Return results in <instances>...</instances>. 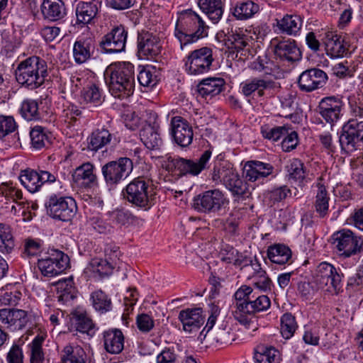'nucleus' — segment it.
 <instances>
[{
  "label": "nucleus",
  "instance_id": "obj_1",
  "mask_svg": "<svg viewBox=\"0 0 363 363\" xmlns=\"http://www.w3.org/2000/svg\"><path fill=\"white\" fill-rule=\"evenodd\" d=\"M109 92L121 99L129 97L135 88L134 66L130 62H121L111 64L104 72Z\"/></svg>",
  "mask_w": 363,
  "mask_h": 363
},
{
  "label": "nucleus",
  "instance_id": "obj_2",
  "mask_svg": "<svg viewBox=\"0 0 363 363\" xmlns=\"http://www.w3.org/2000/svg\"><path fill=\"white\" fill-rule=\"evenodd\" d=\"M208 27L202 18L191 9L182 11L177 18L174 35L182 49L208 35Z\"/></svg>",
  "mask_w": 363,
  "mask_h": 363
},
{
  "label": "nucleus",
  "instance_id": "obj_3",
  "mask_svg": "<svg viewBox=\"0 0 363 363\" xmlns=\"http://www.w3.org/2000/svg\"><path fill=\"white\" fill-rule=\"evenodd\" d=\"M47 75V63L37 56H31L20 62L15 70L17 82L31 90L40 86Z\"/></svg>",
  "mask_w": 363,
  "mask_h": 363
},
{
  "label": "nucleus",
  "instance_id": "obj_4",
  "mask_svg": "<svg viewBox=\"0 0 363 363\" xmlns=\"http://www.w3.org/2000/svg\"><path fill=\"white\" fill-rule=\"evenodd\" d=\"M150 182L139 177L134 179L125 187L124 198L132 205L147 211L154 205L155 197L150 190Z\"/></svg>",
  "mask_w": 363,
  "mask_h": 363
},
{
  "label": "nucleus",
  "instance_id": "obj_5",
  "mask_svg": "<svg viewBox=\"0 0 363 363\" xmlns=\"http://www.w3.org/2000/svg\"><path fill=\"white\" fill-rule=\"evenodd\" d=\"M47 214L54 220L70 222L78 211L76 201L71 196L52 194L45 203Z\"/></svg>",
  "mask_w": 363,
  "mask_h": 363
},
{
  "label": "nucleus",
  "instance_id": "obj_6",
  "mask_svg": "<svg viewBox=\"0 0 363 363\" xmlns=\"http://www.w3.org/2000/svg\"><path fill=\"white\" fill-rule=\"evenodd\" d=\"M212 152L210 150H206L197 160L185 159L180 157H169L165 168L168 172L179 176L186 174L196 176L207 167Z\"/></svg>",
  "mask_w": 363,
  "mask_h": 363
},
{
  "label": "nucleus",
  "instance_id": "obj_7",
  "mask_svg": "<svg viewBox=\"0 0 363 363\" xmlns=\"http://www.w3.org/2000/svg\"><path fill=\"white\" fill-rule=\"evenodd\" d=\"M332 245L339 255L350 257L363 251V238L352 230L342 229L335 232L332 237Z\"/></svg>",
  "mask_w": 363,
  "mask_h": 363
},
{
  "label": "nucleus",
  "instance_id": "obj_8",
  "mask_svg": "<svg viewBox=\"0 0 363 363\" xmlns=\"http://www.w3.org/2000/svg\"><path fill=\"white\" fill-rule=\"evenodd\" d=\"M69 264V257L63 252L52 249L38 261V267L44 277H55L64 272Z\"/></svg>",
  "mask_w": 363,
  "mask_h": 363
},
{
  "label": "nucleus",
  "instance_id": "obj_9",
  "mask_svg": "<svg viewBox=\"0 0 363 363\" xmlns=\"http://www.w3.org/2000/svg\"><path fill=\"white\" fill-rule=\"evenodd\" d=\"M133 167L132 160L124 157L106 163L101 167V172L106 183L115 186L129 176Z\"/></svg>",
  "mask_w": 363,
  "mask_h": 363
},
{
  "label": "nucleus",
  "instance_id": "obj_10",
  "mask_svg": "<svg viewBox=\"0 0 363 363\" xmlns=\"http://www.w3.org/2000/svg\"><path fill=\"white\" fill-rule=\"evenodd\" d=\"M214 59L213 50L208 47H203L191 51L185 61V70L190 75H199L207 73L211 67Z\"/></svg>",
  "mask_w": 363,
  "mask_h": 363
},
{
  "label": "nucleus",
  "instance_id": "obj_11",
  "mask_svg": "<svg viewBox=\"0 0 363 363\" xmlns=\"http://www.w3.org/2000/svg\"><path fill=\"white\" fill-rule=\"evenodd\" d=\"M228 203V199L218 189L208 190L199 194L193 200V207L198 212L216 213Z\"/></svg>",
  "mask_w": 363,
  "mask_h": 363
},
{
  "label": "nucleus",
  "instance_id": "obj_12",
  "mask_svg": "<svg viewBox=\"0 0 363 363\" xmlns=\"http://www.w3.org/2000/svg\"><path fill=\"white\" fill-rule=\"evenodd\" d=\"M363 143V120L350 119L342 127L339 143L342 150L353 152Z\"/></svg>",
  "mask_w": 363,
  "mask_h": 363
},
{
  "label": "nucleus",
  "instance_id": "obj_13",
  "mask_svg": "<svg viewBox=\"0 0 363 363\" xmlns=\"http://www.w3.org/2000/svg\"><path fill=\"white\" fill-rule=\"evenodd\" d=\"M316 289H325L328 291L336 290L341 281V276L335 267L326 262L320 263L313 277Z\"/></svg>",
  "mask_w": 363,
  "mask_h": 363
},
{
  "label": "nucleus",
  "instance_id": "obj_14",
  "mask_svg": "<svg viewBox=\"0 0 363 363\" xmlns=\"http://www.w3.org/2000/svg\"><path fill=\"white\" fill-rule=\"evenodd\" d=\"M241 28L232 31L228 38L227 46L230 53H236L235 57L245 60L252 56L250 42L252 37Z\"/></svg>",
  "mask_w": 363,
  "mask_h": 363
},
{
  "label": "nucleus",
  "instance_id": "obj_15",
  "mask_svg": "<svg viewBox=\"0 0 363 363\" xmlns=\"http://www.w3.org/2000/svg\"><path fill=\"white\" fill-rule=\"evenodd\" d=\"M57 177L46 170L26 169L22 171L19 179L23 186L31 193H35L46 182L52 183L56 181Z\"/></svg>",
  "mask_w": 363,
  "mask_h": 363
},
{
  "label": "nucleus",
  "instance_id": "obj_16",
  "mask_svg": "<svg viewBox=\"0 0 363 363\" xmlns=\"http://www.w3.org/2000/svg\"><path fill=\"white\" fill-rule=\"evenodd\" d=\"M128 32L122 26H116L104 35L99 43L106 53H116L125 50Z\"/></svg>",
  "mask_w": 363,
  "mask_h": 363
},
{
  "label": "nucleus",
  "instance_id": "obj_17",
  "mask_svg": "<svg viewBox=\"0 0 363 363\" xmlns=\"http://www.w3.org/2000/svg\"><path fill=\"white\" fill-rule=\"evenodd\" d=\"M272 43L274 55L281 61L293 64L301 60L302 52L294 40L274 39Z\"/></svg>",
  "mask_w": 363,
  "mask_h": 363
},
{
  "label": "nucleus",
  "instance_id": "obj_18",
  "mask_svg": "<svg viewBox=\"0 0 363 363\" xmlns=\"http://www.w3.org/2000/svg\"><path fill=\"white\" fill-rule=\"evenodd\" d=\"M328 81L327 74L317 68L308 69L303 72L298 79V86L301 91L311 92L322 88Z\"/></svg>",
  "mask_w": 363,
  "mask_h": 363
},
{
  "label": "nucleus",
  "instance_id": "obj_19",
  "mask_svg": "<svg viewBox=\"0 0 363 363\" xmlns=\"http://www.w3.org/2000/svg\"><path fill=\"white\" fill-rule=\"evenodd\" d=\"M162 50L160 38L150 32H143L138 36V55L140 59L157 56Z\"/></svg>",
  "mask_w": 363,
  "mask_h": 363
},
{
  "label": "nucleus",
  "instance_id": "obj_20",
  "mask_svg": "<svg viewBox=\"0 0 363 363\" xmlns=\"http://www.w3.org/2000/svg\"><path fill=\"white\" fill-rule=\"evenodd\" d=\"M30 318L26 311L4 308L0 310V321L11 331L25 329Z\"/></svg>",
  "mask_w": 363,
  "mask_h": 363
},
{
  "label": "nucleus",
  "instance_id": "obj_21",
  "mask_svg": "<svg viewBox=\"0 0 363 363\" xmlns=\"http://www.w3.org/2000/svg\"><path fill=\"white\" fill-rule=\"evenodd\" d=\"M171 134L174 142L181 147H187L192 143V128L188 121L181 116H174L172 118Z\"/></svg>",
  "mask_w": 363,
  "mask_h": 363
},
{
  "label": "nucleus",
  "instance_id": "obj_22",
  "mask_svg": "<svg viewBox=\"0 0 363 363\" xmlns=\"http://www.w3.org/2000/svg\"><path fill=\"white\" fill-rule=\"evenodd\" d=\"M116 140V133L111 123L95 129L88 138V148L92 151H97L104 147L110 145L112 141Z\"/></svg>",
  "mask_w": 363,
  "mask_h": 363
},
{
  "label": "nucleus",
  "instance_id": "obj_23",
  "mask_svg": "<svg viewBox=\"0 0 363 363\" xmlns=\"http://www.w3.org/2000/svg\"><path fill=\"white\" fill-rule=\"evenodd\" d=\"M201 308H187L179 312V320L183 330L189 333L198 331L204 323V317Z\"/></svg>",
  "mask_w": 363,
  "mask_h": 363
},
{
  "label": "nucleus",
  "instance_id": "obj_24",
  "mask_svg": "<svg viewBox=\"0 0 363 363\" xmlns=\"http://www.w3.org/2000/svg\"><path fill=\"white\" fill-rule=\"evenodd\" d=\"M342 103L334 96L323 99L318 105V112L324 120L331 125L337 122L340 116Z\"/></svg>",
  "mask_w": 363,
  "mask_h": 363
},
{
  "label": "nucleus",
  "instance_id": "obj_25",
  "mask_svg": "<svg viewBox=\"0 0 363 363\" xmlns=\"http://www.w3.org/2000/svg\"><path fill=\"white\" fill-rule=\"evenodd\" d=\"M274 82L272 80H266L262 78H253L247 79L240 84V93L245 97L252 96L255 91L259 97L264 95V90L273 89L274 87Z\"/></svg>",
  "mask_w": 363,
  "mask_h": 363
},
{
  "label": "nucleus",
  "instance_id": "obj_26",
  "mask_svg": "<svg viewBox=\"0 0 363 363\" xmlns=\"http://www.w3.org/2000/svg\"><path fill=\"white\" fill-rule=\"evenodd\" d=\"M100 7L101 2L97 0L79 2L76 8L77 23L83 25L94 23Z\"/></svg>",
  "mask_w": 363,
  "mask_h": 363
},
{
  "label": "nucleus",
  "instance_id": "obj_27",
  "mask_svg": "<svg viewBox=\"0 0 363 363\" xmlns=\"http://www.w3.org/2000/svg\"><path fill=\"white\" fill-rule=\"evenodd\" d=\"M95 40L91 37L78 38L73 46V57L77 64L86 62L94 52Z\"/></svg>",
  "mask_w": 363,
  "mask_h": 363
},
{
  "label": "nucleus",
  "instance_id": "obj_28",
  "mask_svg": "<svg viewBox=\"0 0 363 363\" xmlns=\"http://www.w3.org/2000/svg\"><path fill=\"white\" fill-rule=\"evenodd\" d=\"M326 54L330 57H342L347 54L348 48L341 36L333 32H327L323 39Z\"/></svg>",
  "mask_w": 363,
  "mask_h": 363
},
{
  "label": "nucleus",
  "instance_id": "obj_29",
  "mask_svg": "<svg viewBox=\"0 0 363 363\" xmlns=\"http://www.w3.org/2000/svg\"><path fill=\"white\" fill-rule=\"evenodd\" d=\"M140 137L144 145L149 150H158L162 145L159 125L156 122L145 124L140 132Z\"/></svg>",
  "mask_w": 363,
  "mask_h": 363
},
{
  "label": "nucleus",
  "instance_id": "obj_30",
  "mask_svg": "<svg viewBox=\"0 0 363 363\" xmlns=\"http://www.w3.org/2000/svg\"><path fill=\"white\" fill-rule=\"evenodd\" d=\"M224 185L238 198H248L251 194L247 184L233 170L225 177Z\"/></svg>",
  "mask_w": 363,
  "mask_h": 363
},
{
  "label": "nucleus",
  "instance_id": "obj_31",
  "mask_svg": "<svg viewBox=\"0 0 363 363\" xmlns=\"http://www.w3.org/2000/svg\"><path fill=\"white\" fill-rule=\"evenodd\" d=\"M40 11L43 18L50 21L61 20L66 15L65 4L62 0H43Z\"/></svg>",
  "mask_w": 363,
  "mask_h": 363
},
{
  "label": "nucleus",
  "instance_id": "obj_32",
  "mask_svg": "<svg viewBox=\"0 0 363 363\" xmlns=\"http://www.w3.org/2000/svg\"><path fill=\"white\" fill-rule=\"evenodd\" d=\"M104 345L110 354H120L124 347V335L121 330L110 329L103 333Z\"/></svg>",
  "mask_w": 363,
  "mask_h": 363
},
{
  "label": "nucleus",
  "instance_id": "obj_33",
  "mask_svg": "<svg viewBox=\"0 0 363 363\" xmlns=\"http://www.w3.org/2000/svg\"><path fill=\"white\" fill-rule=\"evenodd\" d=\"M323 178L319 177L316 186L318 188L313 206L317 216L326 218L329 213L330 196L325 186L322 184Z\"/></svg>",
  "mask_w": 363,
  "mask_h": 363
},
{
  "label": "nucleus",
  "instance_id": "obj_34",
  "mask_svg": "<svg viewBox=\"0 0 363 363\" xmlns=\"http://www.w3.org/2000/svg\"><path fill=\"white\" fill-rule=\"evenodd\" d=\"M244 169L246 178L255 182L271 174L273 167L268 163L259 161H250L246 163Z\"/></svg>",
  "mask_w": 363,
  "mask_h": 363
},
{
  "label": "nucleus",
  "instance_id": "obj_35",
  "mask_svg": "<svg viewBox=\"0 0 363 363\" xmlns=\"http://www.w3.org/2000/svg\"><path fill=\"white\" fill-rule=\"evenodd\" d=\"M267 257L272 262L284 265L291 263L292 252L291 249L284 244H274L268 247Z\"/></svg>",
  "mask_w": 363,
  "mask_h": 363
},
{
  "label": "nucleus",
  "instance_id": "obj_36",
  "mask_svg": "<svg viewBox=\"0 0 363 363\" xmlns=\"http://www.w3.org/2000/svg\"><path fill=\"white\" fill-rule=\"evenodd\" d=\"M277 24L281 33L296 36L301 29L303 19L298 15L286 14Z\"/></svg>",
  "mask_w": 363,
  "mask_h": 363
},
{
  "label": "nucleus",
  "instance_id": "obj_37",
  "mask_svg": "<svg viewBox=\"0 0 363 363\" xmlns=\"http://www.w3.org/2000/svg\"><path fill=\"white\" fill-rule=\"evenodd\" d=\"M271 306L269 298L266 295L256 296L252 298L250 302L238 303V308L247 312L248 314H254L261 311H267Z\"/></svg>",
  "mask_w": 363,
  "mask_h": 363
},
{
  "label": "nucleus",
  "instance_id": "obj_38",
  "mask_svg": "<svg viewBox=\"0 0 363 363\" xmlns=\"http://www.w3.org/2000/svg\"><path fill=\"white\" fill-rule=\"evenodd\" d=\"M225 84V80L221 77L204 79L198 84V91L202 96H216L224 89Z\"/></svg>",
  "mask_w": 363,
  "mask_h": 363
},
{
  "label": "nucleus",
  "instance_id": "obj_39",
  "mask_svg": "<svg viewBox=\"0 0 363 363\" xmlns=\"http://www.w3.org/2000/svg\"><path fill=\"white\" fill-rule=\"evenodd\" d=\"M198 5L213 23L221 19L224 11L221 0H199Z\"/></svg>",
  "mask_w": 363,
  "mask_h": 363
},
{
  "label": "nucleus",
  "instance_id": "obj_40",
  "mask_svg": "<svg viewBox=\"0 0 363 363\" xmlns=\"http://www.w3.org/2000/svg\"><path fill=\"white\" fill-rule=\"evenodd\" d=\"M77 296V290L72 278L59 280L57 282V298L62 304L72 301Z\"/></svg>",
  "mask_w": 363,
  "mask_h": 363
},
{
  "label": "nucleus",
  "instance_id": "obj_41",
  "mask_svg": "<svg viewBox=\"0 0 363 363\" xmlns=\"http://www.w3.org/2000/svg\"><path fill=\"white\" fill-rule=\"evenodd\" d=\"M254 359L255 363H279L281 354L274 347L261 345L255 350Z\"/></svg>",
  "mask_w": 363,
  "mask_h": 363
},
{
  "label": "nucleus",
  "instance_id": "obj_42",
  "mask_svg": "<svg viewBox=\"0 0 363 363\" xmlns=\"http://www.w3.org/2000/svg\"><path fill=\"white\" fill-rule=\"evenodd\" d=\"M259 10L258 4L252 1H245L238 2L231 9V13L236 19L245 21L252 18Z\"/></svg>",
  "mask_w": 363,
  "mask_h": 363
},
{
  "label": "nucleus",
  "instance_id": "obj_43",
  "mask_svg": "<svg viewBox=\"0 0 363 363\" xmlns=\"http://www.w3.org/2000/svg\"><path fill=\"white\" fill-rule=\"evenodd\" d=\"M81 99L83 103L96 107L104 101L103 91L96 84L92 83L83 88Z\"/></svg>",
  "mask_w": 363,
  "mask_h": 363
},
{
  "label": "nucleus",
  "instance_id": "obj_44",
  "mask_svg": "<svg viewBox=\"0 0 363 363\" xmlns=\"http://www.w3.org/2000/svg\"><path fill=\"white\" fill-rule=\"evenodd\" d=\"M30 136L32 147L40 150L50 143L51 133L46 128L35 125L31 129Z\"/></svg>",
  "mask_w": 363,
  "mask_h": 363
},
{
  "label": "nucleus",
  "instance_id": "obj_45",
  "mask_svg": "<svg viewBox=\"0 0 363 363\" xmlns=\"http://www.w3.org/2000/svg\"><path fill=\"white\" fill-rule=\"evenodd\" d=\"M91 300L94 308L101 314L106 313L112 309L111 298L101 289L91 293Z\"/></svg>",
  "mask_w": 363,
  "mask_h": 363
},
{
  "label": "nucleus",
  "instance_id": "obj_46",
  "mask_svg": "<svg viewBox=\"0 0 363 363\" xmlns=\"http://www.w3.org/2000/svg\"><path fill=\"white\" fill-rule=\"evenodd\" d=\"M15 247V240L12 229L9 225L0 223V252L10 254Z\"/></svg>",
  "mask_w": 363,
  "mask_h": 363
},
{
  "label": "nucleus",
  "instance_id": "obj_47",
  "mask_svg": "<svg viewBox=\"0 0 363 363\" xmlns=\"http://www.w3.org/2000/svg\"><path fill=\"white\" fill-rule=\"evenodd\" d=\"M94 166L90 162H86L78 167L73 174L75 182L81 180L89 185H94L96 183L97 177L94 173Z\"/></svg>",
  "mask_w": 363,
  "mask_h": 363
},
{
  "label": "nucleus",
  "instance_id": "obj_48",
  "mask_svg": "<svg viewBox=\"0 0 363 363\" xmlns=\"http://www.w3.org/2000/svg\"><path fill=\"white\" fill-rule=\"evenodd\" d=\"M45 335H38L28 345L30 363H44L45 354L43 350V343Z\"/></svg>",
  "mask_w": 363,
  "mask_h": 363
},
{
  "label": "nucleus",
  "instance_id": "obj_49",
  "mask_svg": "<svg viewBox=\"0 0 363 363\" xmlns=\"http://www.w3.org/2000/svg\"><path fill=\"white\" fill-rule=\"evenodd\" d=\"M113 268V263H111L107 259L100 258H94L91 259L89 267V269L95 276H98L100 278L111 274Z\"/></svg>",
  "mask_w": 363,
  "mask_h": 363
},
{
  "label": "nucleus",
  "instance_id": "obj_50",
  "mask_svg": "<svg viewBox=\"0 0 363 363\" xmlns=\"http://www.w3.org/2000/svg\"><path fill=\"white\" fill-rule=\"evenodd\" d=\"M252 69L263 72L264 74L274 75L277 69V66L271 60L266 54L258 56V57L252 62Z\"/></svg>",
  "mask_w": 363,
  "mask_h": 363
},
{
  "label": "nucleus",
  "instance_id": "obj_51",
  "mask_svg": "<svg viewBox=\"0 0 363 363\" xmlns=\"http://www.w3.org/2000/svg\"><path fill=\"white\" fill-rule=\"evenodd\" d=\"M20 113L27 121L39 119L40 116L38 103L35 100L30 99L23 100L21 105Z\"/></svg>",
  "mask_w": 363,
  "mask_h": 363
},
{
  "label": "nucleus",
  "instance_id": "obj_52",
  "mask_svg": "<svg viewBox=\"0 0 363 363\" xmlns=\"http://www.w3.org/2000/svg\"><path fill=\"white\" fill-rule=\"evenodd\" d=\"M298 325L295 317L289 313H284L281 318V333L284 338H291L296 329Z\"/></svg>",
  "mask_w": 363,
  "mask_h": 363
},
{
  "label": "nucleus",
  "instance_id": "obj_53",
  "mask_svg": "<svg viewBox=\"0 0 363 363\" xmlns=\"http://www.w3.org/2000/svg\"><path fill=\"white\" fill-rule=\"evenodd\" d=\"M77 331L91 335L94 333V325L92 320L83 313H76L73 317Z\"/></svg>",
  "mask_w": 363,
  "mask_h": 363
},
{
  "label": "nucleus",
  "instance_id": "obj_54",
  "mask_svg": "<svg viewBox=\"0 0 363 363\" xmlns=\"http://www.w3.org/2000/svg\"><path fill=\"white\" fill-rule=\"evenodd\" d=\"M289 179L302 182L306 177L303 163L298 159H293L287 167Z\"/></svg>",
  "mask_w": 363,
  "mask_h": 363
},
{
  "label": "nucleus",
  "instance_id": "obj_55",
  "mask_svg": "<svg viewBox=\"0 0 363 363\" xmlns=\"http://www.w3.org/2000/svg\"><path fill=\"white\" fill-rule=\"evenodd\" d=\"M108 216L113 223L120 225H129L136 220L130 212L118 209L108 212Z\"/></svg>",
  "mask_w": 363,
  "mask_h": 363
},
{
  "label": "nucleus",
  "instance_id": "obj_56",
  "mask_svg": "<svg viewBox=\"0 0 363 363\" xmlns=\"http://www.w3.org/2000/svg\"><path fill=\"white\" fill-rule=\"evenodd\" d=\"M261 133L264 138L272 141H277L287 134V129L284 126H275L271 128L267 125H264L262 127Z\"/></svg>",
  "mask_w": 363,
  "mask_h": 363
},
{
  "label": "nucleus",
  "instance_id": "obj_57",
  "mask_svg": "<svg viewBox=\"0 0 363 363\" xmlns=\"http://www.w3.org/2000/svg\"><path fill=\"white\" fill-rule=\"evenodd\" d=\"M138 80L141 86L153 87L158 82L155 72L149 67L142 69L138 75Z\"/></svg>",
  "mask_w": 363,
  "mask_h": 363
},
{
  "label": "nucleus",
  "instance_id": "obj_58",
  "mask_svg": "<svg viewBox=\"0 0 363 363\" xmlns=\"http://www.w3.org/2000/svg\"><path fill=\"white\" fill-rule=\"evenodd\" d=\"M17 128V124L13 117L0 115V139H4L6 135L14 132Z\"/></svg>",
  "mask_w": 363,
  "mask_h": 363
},
{
  "label": "nucleus",
  "instance_id": "obj_59",
  "mask_svg": "<svg viewBox=\"0 0 363 363\" xmlns=\"http://www.w3.org/2000/svg\"><path fill=\"white\" fill-rule=\"evenodd\" d=\"M89 224L95 230L99 233H106L110 232L113 227L111 223L99 216H94L89 218Z\"/></svg>",
  "mask_w": 363,
  "mask_h": 363
},
{
  "label": "nucleus",
  "instance_id": "obj_60",
  "mask_svg": "<svg viewBox=\"0 0 363 363\" xmlns=\"http://www.w3.org/2000/svg\"><path fill=\"white\" fill-rule=\"evenodd\" d=\"M136 324L142 333H149L155 326L153 318L146 313H141L137 316Z\"/></svg>",
  "mask_w": 363,
  "mask_h": 363
},
{
  "label": "nucleus",
  "instance_id": "obj_61",
  "mask_svg": "<svg viewBox=\"0 0 363 363\" xmlns=\"http://www.w3.org/2000/svg\"><path fill=\"white\" fill-rule=\"evenodd\" d=\"M252 279L254 286L258 289L263 291L271 290L272 283L267 275L266 272H259V276H252Z\"/></svg>",
  "mask_w": 363,
  "mask_h": 363
},
{
  "label": "nucleus",
  "instance_id": "obj_62",
  "mask_svg": "<svg viewBox=\"0 0 363 363\" xmlns=\"http://www.w3.org/2000/svg\"><path fill=\"white\" fill-rule=\"evenodd\" d=\"M234 297L236 306L238 303L250 302L252 298H255V292L250 286L243 285L235 291Z\"/></svg>",
  "mask_w": 363,
  "mask_h": 363
},
{
  "label": "nucleus",
  "instance_id": "obj_63",
  "mask_svg": "<svg viewBox=\"0 0 363 363\" xmlns=\"http://www.w3.org/2000/svg\"><path fill=\"white\" fill-rule=\"evenodd\" d=\"M290 193L291 190L286 186H281L269 191L267 197L270 201L275 203L285 199Z\"/></svg>",
  "mask_w": 363,
  "mask_h": 363
},
{
  "label": "nucleus",
  "instance_id": "obj_64",
  "mask_svg": "<svg viewBox=\"0 0 363 363\" xmlns=\"http://www.w3.org/2000/svg\"><path fill=\"white\" fill-rule=\"evenodd\" d=\"M23 352L22 347L13 344L6 355L7 363H23Z\"/></svg>",
  "mask_w": 363,
  "mask_h": 363
}]
</instances>
